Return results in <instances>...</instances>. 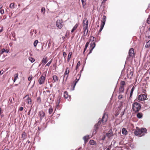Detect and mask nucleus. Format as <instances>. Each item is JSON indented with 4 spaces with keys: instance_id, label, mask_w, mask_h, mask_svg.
Masks as SVG:
<instances>
[{
    "instance_id": "39",
    "label": "nucleus",
    "mask_w": 150,
    "mask_h": 150,
    "mask_svg": "<svg viewBox=\"0 0 150 150\" xmlns=\"http://www.w3.org/2000/svg\"><path fill=\"white\" fill-rule=\"evenodd\" d=\"M146 23L148 24H150V15H149L147 20H146Z\"/></svg>"
},
{
    "instance_id": "41",
    "label": "nucleus",
    "mask_w": 150,
    "mask_h": 150,
    "mask_svg": "<svg viewBox=\"0 0 150 150\" xmlns=\"http://www.w3.org/2000/svg\"><path fill=\"white\" fill-rule=\"evenodd\" d=\"M104 26V25H101H101L100 26V29L99 30V32H101L102 30V29L103 28Z\"/></svg>"
},
{
    "instance_id": "46",
    "label": "nucleus",
    "mask_w": 150,
    "mask_h": 150,
    "mask_svg": "<svg viewBox=\"0 0 150 150\" xmlns=\"http://www.w3.org/2000/svg\"><path fill=\"white\" fill-rule=\"evenodd\" d=\"M67 55V54L65 52H63V56L64 57V58H65H65L66 57Z\"/></svg>"
},
{
    "instance_id": "60",
    "label": "nucleus",
    "mask_w": 150,
    "mask_h": 150,
    "mask_svg": "<svg viewBox=\"0 0 150 150\" xmlns=\"http://www.w3.org/2000/svg\"><path fill=\"white\" fill-rule=\"evenodd\" d=\"M107 0H103V2H105V1H106Z\"/></svg>"
},
{
    "instance_id": "59",
    "label": "nucleus",
    "mask_w": 150,
    "mask_h": 150,
    "mask_svg": "<svg viewBox=\"0 0 150 150\" xmlns=\"http://www.w3.org/2000/svg\"><path fill=\"white\" fill-rule=\"evenodd\" d=\"M25 132H23V134H22V136L23 135H25Z\"/></svg>"
},
{
    "instance_id": "19",
    "label": "nucleus",
    "mask_w": 150,
    "mask_h": 150,
    "mask_svg": "<svg viewBox=\"0 0 150 150\" xmlns=\"http://www.w3.org/2000/svg\"><path fill=\"white\" fill-rule=\"evenodd\" d=\"M52 78L54 82L57 81L59 80L58 77L56 75H53L52 76Z\"/></svg>"
},
{
    "instance_id": "30",
    "label": "nucleus",
    "mask_w": 150,
    "mask_h": 150,
    "mask_svg": "<svg viewBox=\"0 0 150 150\" xmlns=\"http://www.w3.org/2000/svg\"><path fill=\"white\" fill-rule=\"evenodd\" d=\"M83 8H85V6L86 5V0H81Z\"/></svg>"
},
{
    "instance_id": "38",
    "label": "nucleus",
    "mask_w": 150,
    "mask_h": 150,
    "mask_svg": "<svg viewBox=\"0 0 150 150\" xmlns=\"http://www.w3.org/2000/svg\"><path fill=\"white\" fill-rule=\"evenodd\" d=\"M10 8H14V3H11L10 5Z\"/></svg>"
},
{
    "instance_id": "6",
    "label": "nucleus",
    "mask_w": 150,
    "mask_h": 150,
    "mask_svg": "<svg viewBox=\"0 0 150 150\" xmlns=\"http://www.w3.org/2000/svg\"><path fill=\"white\" fill-rule=\"evenodd\" d=\"M135 56L134 50L133 48H130L129 51V56L127 57V59L128 60L130 57L133 58Z\"/></svg>"
},
{
    "instance_id": "17",
    "label": "nucleus",
    "mask_w": 150,
    "mask_h": 150,
    "mask_svg": "<svg viewBox=\"0 0 150 150\" xmlns=\"http://www.w3.org/2000/svg\"><path fill=\"white\" fill-rule=\"evenodd\" d=\"M77 82L76 81H74L71 83V88H72V90H74L75 86L76 85V83Z\"/></svg>"
},
{
    "instance_id": "51",
    "label": "nucleus",
    "mask_w": 150,
    "mask_h": 150,
    "mask_svg": "<svg viewBox=\"0 0 150 150\" xmlns=\"http://www.w3.org/2000/svg\"><path fill=\"white\" fill-rule=\"evenodd\" d=\"M51 42L50 41L49 42L48 44V47L49 48L50 47V45H51Z\"/></svg>"
},
{
    "instance_id": "43",
    "label": "nucleus",
    "mask_w": 150,
    "mask_h": 150,
    "mask_svg": "<svg viewBox=\"0 0 150 150\" xmlns=\"http://www.w3.org/2000/svg\"><path fill=\"white\" fill-rule=\"evenodd\" d=\"M60 102V98L58 100L57 102L56 103V106H57V107H58L59 106V105Z\"/></svg>"
},
{
    "instance_id": "15",
    "label": "nucleus",
    "mask_w": 150,
    "mask_h": 150,
    "mask_svg": "<svg viewBox=\"0 0 150 150\" xmlns=\"http://www.w3.org/2000/svg\"><path fill=\"white\" fill-rule=\"evenodd\" d=\"M106 16L105 15H103L102 18V19L101 21L102 22V23L101 24V25H105L106 20Z\"/></svg>"
},
{
    "instance_id": "21",
    "label": "nucleus",
    "mask_w": 150,
    "mask_h": 150,
    "mask_svg": "<svg viewBox=\"0 0 150 150\" xmlns=\"http://www.w3.org/2000/svg\"><path fill=\"white\" fill-rule=\"evenodd\" d=\"M79 25V24L78 23H76V25H75V26L74 27L73 29L71 30V33H73L75 30L77 28L78 26Z\"/></svg>"
},
{
    "instance_id": "40",
    "label": "nucleus",
    "mask_w": 150,
    "mask_h": 150,
    "mask_svg": "<svg viewBox=\"0 0 150 150\" xmlns=\"http://www.w3.org/2000/svg\"><path fill=\"white\" fill-rule=\"evenodd\" d=\"M38 42V40H35L34 42V45L35 47H36Z\"/></svg>"
},
{
    "instance_id": "62",
    "label": "nucleus",
    "mask_w": 150,
    "mask_h": 150,
    "mask_svg": "<svg viewBox=\"0 0 150 150\" xmlns=\"http://www.w3.org/2000/svg\"><path fill=\"white\" fill-rule=\"evenodd\" d=\"M106 150H110V149H109V148H108L106 149Z\"/></svg>"
},
{
    "instance_id": "36",
    "label": "nucleus",
    "mask_w": 150,
    "mask_h": 150,
    "mask_svg": "<svg viewBox=\"0 0 150 150\" xmlns=\"http://www.w3.org/2000/svg\"><path fill=\"white\" fill-rule=\"evenodd\" d=\"M125 85V83L124 81H122L120 82V86H124Z\"/></svg>"
},
{
    "instance_id": "47",
    "label": "nucleus",
    "mask_w": 150,
    "mask_h": 150,
    "mask_svg": "<svg viewBox=\"0 0 150 150\" xmlns=\"http://www.w3.org/2000/svg\"><path fill=\"white\" fill-rule=\"evenodd\" d=\"M0 13L1 14H3L4 13V10L3 9H1L0 11Z\"/></svg>"
},
{
    "instance_id": "3",
    "label": "nucleus",
    "mask_w": 150,
    "mask_h": 150,
    "mask_svg": "<svg viewBox=\"0 0 150 150\" xmlns=\"http://www.w3.org/2000/svg\"><path fill=\"white\" fill-rule=\"evenodd\" d=\"M146 132L147 129L146 128H142L141 129H138L135 130L134 134L136 136L141 137L146 133Z\"/></svg>"
},
{
    "instance_id": "37",
    "label": "nucleus",
    "mask_w": 150,
    "mask_h": 150,
    "mask_svg": "<svg viewBox=\"0 0 150 150\" xmlns=\"http://www.w3.org/2000/svg\"><path fill=\"white\" fill-rule=\"evenodd\" d=\"M29 59L32 62H34L35 61V59L32 57H29Z\"/></svg>"
},
{
    "instance_id": "11",
    "label": "nucleus",
    "mask_w": 150,
    "mask_h": 150,
    "mask_svg": "<svg viewBox=\"0 0 150 150\" xmlns=\"http://www.w3.org/2000/svg\"><path fill=\"white\" fill-rule=\"evenodd\" d=\"M27 98L25 100V101L28 104L31 105L32 104V100L30 97H29V95H26L24 98Z\"/></svg>"
},
{
    "instance_id": "33",
    "label": "nucleus",
    "mask_w": 150,
    "mask_h": 150,
    "mask_svg": "<svg viewBox=\"0 0 150 150\" xmlns=\"http://www.w3.org/2000/svg\"><path fill=\"white\" fill-rule=\"evenodd\" d=\"M18 73L16 74H14V79L13 80L14 82H15L16 79L18 78Z\"/></svg>"
},
{
    "instance_id": "29",
    "label": "nucleus",
    "mask_w": 150,
    "mask_h": 150,
    "mask_svg": "<svg viewBox=\"0 0 150 150\" xmlns=\"http://www.w3.org/2000/svg\"><path fill=\"white\" fill-rule=\"evenodd\" d=\"M150 47V40H149L145 45V47L146 48H148Z\"/></svg>"
},
{
    "instance_id": "14",
    "label": "nucleus",
    "mask_w": 150,
    "mask_h": 150,
    "mask_svg": "<svg viewBox=\"0 0 150 150\" xmlns=\"http://www.w3.org/2000/svg\"><path fill=\"white\" fill-rule=\"evenodd\" d=\"M83 68L80 71V74L79 73L77 75V76L76 77V79H75V80H74L75 81H76L77 82H78V81H79V79H80V78L81 76V73L82 71H83Z\"/></svg>"
},
{
    "instance_id": "56",
    "label": "nucleus",
    "mask_w": 150,
    "mask_h": 150,
    "mask_svg": "<svg viewBox=\"0 0 150 150\" xmlns=\"http://www.w3.org/2000/svg\"><path fill=\"white\" fill-rule=\"evenodd\" d=\"M5 52H6L7 53H8L9 52V50H5Z\"/></svg>"
},
{
    "instance_id": "54",
    "label": "nucleus",
    "mask_w": 150,
    "mask_h": 150,
    "mask_svg": "<svg viewBox=\"0 0 150 150\" xmlns=\"http://www.w3.org/2000/svg\"><path fill=\"white\" fill-rule=\"evenodd\" d=\"M32 79V77H28V79L29 81H31V80Z\"/></svg>"
},
{
    "instance_id": "20",
    "label": "nucleus",
    "mask_w": 150,
    "mask_h": 150,
    "mask_svg": "<svg viewBox=\"0 0 150 150\" xmlns=\"http://www.w3.org/2000/svg\"><path fill=\"white\" fill-rule=\"evenodd\" d=\"M122 134L124 135H126L127 133V132L125 128H123L122 129Z\"/></svg>"
},
{
    "instance_id": "28",
    "label": "nucleus",
    "mask_w": 150,
    "mask_h": 150,
    "mask_svg": "<svg viewBox=\"0 0 150 150\" xmlns=\"http://www.w3.org/2000/svg\"><path fill=\"white\" fill-rule=\"evenodd\" d=\"M124 87L120 86L119 89V92L120 93H123L124 92Z\"/></svg>"
},
{
    "instance_id": "32",
    "label": "nucleus",
    "mask_w": 150,
    "mask_h": 150,
    "mask_svg": "<svg viewBox=\"0 0 150 150\" xmlns=\"http://www.w3.org/2000/svg\"><path fill=\"white\" fill-rule=\"evenodd\" d=\"M80 64H81V63H80V62L79 61L78 62L77 64V65L76 67V72L77 71V69H78L80 65Z\"/></svg>"
},
{
    "instance_id": "31",
    "label": "nucleus",
    "mask_w": 150,
    "mask_h": 150,
    "mask_svg": "<svg viewBox=\"0 0 150 150\" xmlns=\"http://www.w3.org/2000/svg\"><path fill=\"white\" fill-rule=\"evenodd\" d=\"M53 109L52 107H50L48 110V113L49 114H51L52 113L53 111Z\"/></svg>"
},
{
    "instance_id": "58",
    "label": "nucleus",
    "mask_w": 150,
    "mask_h": 150,
    "mask_svg": "<svg viewBox=\"0 0 150 150\" xmlns=\"http://www.w3.org/2000/svg\"><path fill=\"white\" fill-rule=\"evenodd\" d=\"M81 149H82L81 147H80L77 150H81Z\"/></svg>"
},
{
    "instance_id": "53",
    "label": "nucleus",
    "mask_w": 150,
    "mask_h": 150,
    "mask_svg": "<svg viewBox=\"0 0 150 150\" xmlns=\"http://www.w3.org/2000/svg\"><path fill=\"white\" fill-rule=\"evenodd\" d=\"M31 110V109H30L29 110V111H28V115H30V112Z\"/></svg>"
},
{
    "instance_id": "49",
    "label": "nucleus",
    "mask_w": 150,
    "mask_h": 150,
    "mask_svg": "<svg viewBox=\"0 0 150 150\" xmlns=\"http://www.w3.org/2000/svg\"><path fill=\"white\" fill-rule=\"evenodd\" d=\"M123 96L122 95H120L118 96V98L121 99L122 98Z\"/></svg>"
},
{
    "instance_id": "12",
    "label": "nucleus",
    "mask_w": 150,
    "mask_h": 150,
    "mask_svg": "<svg viewBox=\"0 0 150 150\" xmlns=\"http://www.w3.org/2000/svg\"><path fill=\"white\" fill-rule=\"evenodd\" d=\"M46 74L45 75V76H43L42 75L39 79V84L40 85L43 84L45 82V79Z\"/></svg>"
},
{
    "instance_id": "8",
    "label": "nucleus",
    "mask_w": 150,
    "mask_h": 150,
    "mask_svg": "<svg viewBox=\"0 0 150 150\" xmlns=\"http://www.w3.org/2000/svg\"><path fill=\"white\" fill-rule=\"evenodd\" d=\"M147 96L146 94H141L139 95L137 98V99L139 101L145 100L146 99Z\"/></svg>"
},
{
    "instance_id": "64",
    "label": "nucleus",
    "mask_w": 150,
    "mask_h": 150,
    "mask_svg": "<svg viewBox=\"0 0 150 150\" xmlns=\"http://www.w3.org/2000/svg\"><path fill=\"white\" fill-rule=\"evenodd\" d=\"M53 66L54 67L55 66L56 67V65L55 64H54Z\"/></svg>"
},
{
    "instance_id": "63",
    "label": "nucleus",
    "mask_w": 150,
    "mask_h": 150,
    "mask_svg": "<svg viewBox=\"0 0 150 150\" xmlns=\"http://www.w3.org/2000/svg\"><path fill=\"white\" fill-rule=\"evenodd\" d=\"M148 38H150V35H148Z\"/></svg>"
},
{
    "instance_id": "44",
    "label": "nucleus",
    "mask_w": 150,
    "mask_h": 150,
    "mask_svg": "<svg viewBox=\"0 0 150 150\" xmlns=\"http://www.w3.org/2000/svg\"><path fill=\"white\" fill-rule=\"evenodd\" d=\"M5 49L4 48L1 49L0 51L1 54H2L4 53L5 52Z\"/></svg>"
},
{
    "instance_id": "4",
    "label": "nucleus",
    "mask_w": 150,
    "mask_h": 150,
    "mask_svg": "<svg viewBox=\"0 0 150 150\" xmlns=\"http://www.w3.org/2000/svg\"><path fill=\"white\" fill-rule=\"evenodd\" d=\"M91 38H92V39H91V41L90 43V52L89 53V54L91 53L92 52L95 47L96 44L95 43L96 42V38L95 37H92Z\"/></svg>"
},
{
    "instance_id": "52",
    "label": "nucleus",
    "mask_w": 150,
    "mask_h": 150,
    "mask_svg": "<svg viewBox=\"0 0 150 150\" xmlns=\"http://www.w3.org/2000/svg\"><path fill=\"white\" fill-rule=\"evenodd\" d=\"M106 137V135H104L103 137L102 138V140H104L105 138V137Z\"/></svg>"
},
{
    "instance_id": "23",
    "label": "nucleus",
    "mask_w": 150,
    "mask_h": 150,
    "mask_svg": "<svg viewBox=\"0 0 150 150\" xmlns=\"http://www.w3.org/2000/svg\"><path fill=\"white\" fill-rule=\"evenodd\" d=\"M137 118H141L143 117V114L141 112H138L137 115Z\"/></svg>"
},
{
    "instance_id": "42",
    "label": "nucleus",
    "mask_w": 150,
    "mask_h": 150,
    "mask_svg": "<svg viewBox=\"0 0 150 150\" xmlns=\"http://www.w3.org/2000/svg\"><path fill=\"white\" fill-rule=\"evenodd\" d=\"M45 9L44 7H42L41 9V12L42 13L43 12L44 14L45 13Z\"/></svg>"
},
{
    "instance_id": "16",
    "label": "nucleus",
    "mask_w": 150,
    "mask_h": 150,
    "mask_svg": "<svg viewBox=\"0 0 150 150\" xmlns=\"http://www.w3.org/2000/svg\"><path fill=\"white\" fill-rule=\"evenodd\" d=\"M48 61L47 57H45L43 58L42 62V63H43L44 64H45Z\"/></svg>"
},
{
    "instance_id": "18",
    "label": "nucleus",
    "mask_w": 150,
    "mask_h": 150,
    "mask_svg": "<svg viewBox=\"0 0 150 150\" xmlns=\"http://www.w3.org/2000/svg\"><path fill=\"white\" fill-rule=\"evenodd\" d=\"M144 105L145 106L147 107H150V101L147 100L144 103Z\"/></svg>"
},
{
    "instance_id": "26",
    "label": "nucleus",
    "mask_w": 150,
    "mask_h": 150,
    "mask_svg": "<svg viewBox=\"0 0 150 150\" xmlns=\"http://www.w3.org/2000/svg\"><path fill=\"white\" fill-rule=\"evenodd\" d=\"M89 143L92 145H96V142L93 140H91L89 141Z\"/></svg>"
},
{
    "instance_id": "35",
    "label": "nucleus",
    "mask_w": 150,
    "mask_h": 150,
    "mask_svg": "<svg viewBox=\"0 0 150 150\" xmlns=\"http://www.w3.org/2000/svg\"><path fill=\"white\" fill-rule=\"evenodd\" d=\"M134 87H133L131 90L130 97H132V96L133 94V91H134Z\"/></svg>"
},
{
    "instance_id": "2",
    "label": "nucleus",
    "mask_w": 150,
    "mask_h": 150,
    "mask_svg": "<svg viewBox=\"0 0 150 150\" xmlns=\"http://www.w3.org/2000/svg\"><path fill=\"white\" fill-rule=\"evenodd\" d=\"M141 104L134 101L132 105V109L135 112H138L141 109Z\"/></svg>"
},
{
    "instance_id": "9",
    "label": "nucleus",
    "mask_w": 150,
    "mask_h": 150,
    "mask_svg": "<svg viewBox=\"0 0 150 150\" xmlns=\"http://www.w3.org/2000/svg\"><path fill=\"white\" fill-rule=\"evenodd\" d=\"M38 115L40 119V121L41 122L45 116V113L43 110H41L39 112Z\"/></svg>"
},
{
    "instance_id": "48",
    "label": "nucleus",
    "mask_w": 150,
    "mask_h": 150,
    "mask_svg": "<svg viewBox=\"0 0 150 150\" xmlns=\"http://www.w3.org/2000/svg\"><path fill=\"white\" fill-rule=\"evenodd\" d=\"M120 113V112L119 111H118L117 112H116L115 114V115L116 116H117Z\"/></svg>"
},
{
    "instance_id": "25",
    "label": "nucleus",
    "mask_w": 150,
    "mask_h": 150,
    "mask_svg": "<svg viewBox=\"0 0 150 150\" xmlns=\"http://www.w3.org/2000/svg\"><path fill=\"white\" fill-rule=\"evenodd\" d=\"M83 36H86L87 35L88 33V29H86L85 30V28H83Z\"/></svg>"
},
{
    "instance_id": "27",
    "label": "nucleus",
    "mask_w": 150,
    "mask_h": 150,
    "mask_svg": "<svg viewBox=\"0 0 150 150\" xmlns=\"http://www.w3.org/2000/svg\"><path fill=\"white\" fill-rule=\"evenodd\" d=\"M89 43V42H87L86 43L85 46V48H84V51H83V54H84V52H85V51L86 50V49H87V47H88V45Z\"/></svg>"
},
{
    "instance_id": "61",
    "label": "nucleus",
    "mask_w": 150,
    "mask_h": 150,
    "mask_svg": "<svg viewBox=\"0 0 150 150\" xmlns=\"http://www.w3.org/2000/svg\"><path fill=\"white\" fill-rule=\"evenodd\" d=\"M27 142L28 143H30V141H29L28 140L27 141Z\"/></svg>"
},
{
    "instance_id": "55",
    "label": "nucleus",
    "mask_w": 150,
    "mask_h": 150,
    "mask_svg": "<svg viewBox=\"0 0 150 150\" xmlns=\"http://www.w3.org/2000/svg\"><path fill=\"white\" fill-rule=\"evenodd\" d=\"M3 26H2L1 29L0 30V32H2L3 30Z\"/></svg>"
},
{
    "instance_id": "10",
    "label": "nucleus",
    "mask_w": 150,
    "mask_h": 150,
    "mask_svg": "<svg viewBox=\"0 0 150 150\" xmlns=\"http://www.w3.org/2000/svg\"><path fill=\"white\" fill-rule=\"evenodd\" d=\"M83 24V28H85V30L88 29V21L86 18H84Z\"/></svg>"
},
{
    "instance_id": "5",
    "label": "nucleus",
    "mask_w": 150,
    "mask_h": 150,
    "mask_svg": "<svg viewBox=\"0 0 150 150\" xmlns=\"http://www.w3.org/2000/svg\"><path fill=\"white\" fill-rule=\"evenodd\" d=\"M56 26L59 29H61L64 25L63 21L62 19L57 20L56 23Z\"/></svg>"
},
{
    "instance_id": "57",
    "label": "nucleus",
    "mask_w": 150,
    "mask_h": 150,
    "mask_svg": "<svg viewBox=\"0 0 150 150\" xmlns=\"http://www.w3.org/2000/svg\"><path fill=\"white\" fill-rule=\"evenodd\" d=\"M2 113V112H1V108H0V115Z\"/></svg>"
},
{
    "instance_id": "45",
    "label": "nucleus",
    "mask_w": 150,
    "mask_h": 150,
    "mask_svg": "<svg viewBox=\"0 0 150 150\" xmlns=\"http://www.w3.org/2000/svg\"><path fill=\"white\" fill-rule=\"evenodd\" d=\"M52 59H51V60L49 61L46 64V66H49L50 65V64H51L52 62Z\"/></svg>"
},
{
    "instance_id": "24",
    "label": "nucleus",
    "mask_w": 150,
    "mask_h": 150,
    "mask_svg": "<svg viewBox=\"0 0 150 150\" xmlns=\"http://www.w3.org/2000/svg\"><path fill=\"white\" fill-rule=\"evenodd\" d=\"M64 96L65 98H68L69 97L68 94V93L67 91H65L64 92Z\"/></svg>"
},
{
    "instance_id": "1",
    "label": "nucleus",
    "mask_w": 150,
    "mask_h": 150,
    "mask_svg": "<svg viewBox=\"0 0 150 150\" xmlns=\"http://www.w3.org/2000/svg\"><path fill=\"white\" fill-rule=\"evenodd\" d=\"M108 117V114L105 113H104L103 116L102 117V119L99 120L97 124L95 125L93 133L95 134L96 133V130L98 129V126H100L102 123L103 125H104L107 120Z\"/></svg>"
},
{
    "instance_id": "50",
    "label": "nucleus",
    "mask_w": 150,
    "mask_h": 150,
    "mask_svg": "<svg viewBox=\"0 0 150 150\" xmlns=\"http://www.w3.org/2000/svg\"><path fill=\"white\" fill-rule=\"evenodd\" d=\"M23 109V107H21L19 109V110L21 111H22Z\"/></svg>"
},
{
    "instance_id": "22",
    "label": "nucleus",
    "mask_w": 150,
    "mask_h": 150,
    "mask_svg": "<svg viewBox=\"0 0 150 150\" xmlns=\"http://www.w3.org/2000/svg\"><path fill=\"white\" fill-rule=\"evenodd\" d=\"M89 139V136H86L84 137L83 138V139L85 141V143L88 142V140Z\"/></svg>"
},
{
    "instance_id": "13",
    "label": "nucleus",
    "mask_w": 150,
    "mask_h": 150,
    "mask_svg": "<svg viewBox=\"0 0 150 150\" xmlns=\"http://www.w3.org/2000/svg\"><path fill=\"white\" fill-rule=\"evenodd\" d=\"M106 135L108 138H110L111 137L113 136V134L112 129L110 130L106 134Z\"/></svg>"
},
{
    "instance_id": "34",
    "label": "nucleus",
    "mask_w": 150,
    "mask_h": 150,
    "mask_svg": "<svg viewBox=\"0 0 150 150\" xmlns=\"http://www.w3.org/2000/svg\"><path fill=\"white\" fill-rule=\"evenodd\" d=\"M71 55H72L71 52H69L68 55V56L67 61L68 62L69 61L71 58Z\"/></svg>"
},
{
    "instance_id": "7",
    "label": "nucleus",
    "mask_w": 150,
    "mask_h": 150,
    "mask_svg": "<svg viewBox=\"0 0 150 150\" xmlns=\"http://www.w3.org/2000/svg\"><path fill=\"white\" fill-rule=\"evenodd\" d=\"M69 69L68 67H67L65 71L64 74V78L63 80H64L65 77H66L65 80L66 81L68 77L69 76Z\"/></svg>"
}]
</instances>
